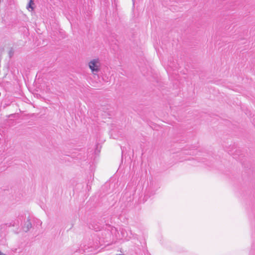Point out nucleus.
<instances>
[{
    "instance_id": "f257e3e1",
    "label": "nucleus",
    "mask_w": 255,
    "mask_h": 255,
    "mask_svg": "<svg viewBox=\"0 0 255 255\" xmlns=\"http://www.w3.org/2000/svg\"><path fill=\"white\" fill-rule=\"evenodd\" d=\"M100 66L101 63L98 58L94 59L89 62V67L94 74L100 71Z\"/></svg>"
},
{
    "instance_id": "f03ea898",
    "label": "nucleus",
    "mask_w": 255,
    "mask_h": 255,
    "mask_svg": "<svg viewBox=\"0 0 255 255\" xmlns=\"http://www.w3.org/2000/svg\"><path fill=\"white\" fill-rule=\"evenodd\" d=\"M32 228V224L30 221V220L28 219L26 222L25 223L24 225L23 226V230L24 232H28L30 229Z\"/></svg>"
},
{
    "instance_id": "7ed1b4c3",
    "label": "nucleus",
    "mask_w": 255,
    "mask_h": 255,
    "mask_svg": "<svg viewBox=\"0 0 255 255\" xmlns=\"http://www.w3.org/2000/svg\"><path fill=\"white\" fill-rule=\"evenodd\" d=\"M34 4V2L33 0H30L28 5H27V8L29 10V9H31V10H33L34 8L32 6V5Z\"/></svg>"
},
{
    "instance_id": "20e7f679",
    "label": "nucleus",
    "mask_w": 255,
    "mask_h": 255,
    "mask_svg": "<svg viewBox=\"0 0 255 255\" xmlns=\"http://www.w3.org/2000/svg\"><path fill=\"white\" fill-rule=\"evenodd\" d=\"M0 255H6L2 253H1L0 251Z\"/></svg>"
},
{
    "instance_id": "39448f33",
    "label": "nucleus",
    "mask_w": 255,
    "mask_h": 255,
    "mask_svg": "<svg viewBox=\"0 0 255 255\" xmlns=\"http://www.w3.org/2000/svg\"><path fill=\"white\" fill-rule=\"evenodd\" d=\"M132 2H133V4L134 5V0H132Z\"/></svg>"
},
{
    "instance_id": "423d86ee",
    "label": "nucleus",
    "mask_w": 255,
    "mask_h": 255,
    "mask_svg": "<svg viewBox=\"0 0 255 255\" xmlns=\"http://www.w3.org/2000/svg\"><path fill=\"white\" fill-rule=\"evenodd\" d=\"M121 255V254H119V255Z\"/></svg>"
}]
</instances>
